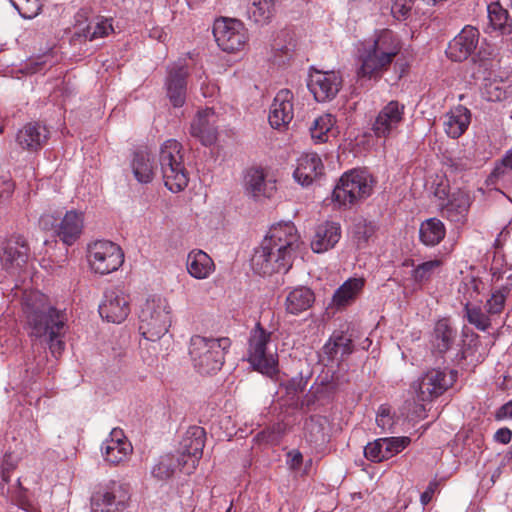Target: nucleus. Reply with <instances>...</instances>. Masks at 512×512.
I'll return each instance as SVG.
<instances>
[{"mask_svg": "<svg viewBox=\"0 0 512 512\" xmlns=\"http://www.w3.org/2000/svg\"><path fill=\"white\" fill-rule=\"evenodd\" d=\"M302 242L291 222L273 225L251 258V267L259 275L287 273Z\"/></svg>", "mask_w": 512, "mask_h": 512, "instance_id": "nucleus-1", "label": "nucleus"}, {"mask_svg": "<svg viewBox=\"0 0 512 512\" xmlns=\"http://www.w3.org/2000/svg\"><path fill=\"white\" fill-rule=\"evenodd\" d=\"M23 313L26 318L30 335L45 338L49 350L54 357H59L65 350L67 332V314L50 305L40 292L26 294L23 302Z\"/></svg>", "mask_w": 512, "mask_h": 512, "instance_id": "nucleus-2", "label": "nucleus"}, {"mask_svg": "<svg viewBox=\"0 0 512 512\" xmlns=\"http://www.w3.org/2000/svg\"><path fill=\"white\" fill-rule=\"evenodd\" d=\"M402 49L399 37L389 29L377 32L372 40L362 43L356 69L357 82L378 81L387 72Z\"/></svg>", "mask_w": 512, "mask_h": 512, "instance_id": "nucleus-3", "label": "nucleus"}, {"mask_svg": "<svg viewBox=\"0 0 512 512\" xmlns=\"http://www.w3.org/2000/svg\"><path fill=\"white\" fill-rule=\"evenodd\" d=\"M272 335V331L257 322L249 332L247 343V361L254 370L271 378L279 373L277 345Z\"/></svg>", "mask_w": 512, "mask_h": 512, "instance_id": "nucleus-4", "label": "nucleus"}, {"mask_svg": "<svg viewBox=\"0 0 512 512\" xmlns=\"http://www.w3.org/2000/svg\"><path fill=\"white\" fill-rule=\"evenodd\" d=\"M231 346L227 337L208 338L194 335L190 339L189 355L194 368L201 374H213L219 371L225 360V354Z\"/></svg>", "mask_w": 512, "mask_h": 512, "instance_id": "nucleus-5", "label": "nucleus"}, {"mask_svg": "<svg viewBox=\"0 0 512 512\" xmlns=\"http://www.w3.org/2000/svg\"><path fill=\"white\" fill-rule=\"evenodd\" d=\"M171 325V308L166 298L149 296L139 312V331L149 341L164 336Z\"/></svg>", "mask_w": 512, "mask_h": 512, "instance_id": "nucleus-6", "label": "nucleus"}, {"mask_svg": "<svg viewBox=\"0 0 512 512\" xmlns=\"http://www.w3.org/2000/svg\"><path fill=\"white\" fill-rule=\"evenodd\" d=\"M159 163L164 184L170 191L179 192L188 185L189 176L181 143L174 139L165 141L160 149Z\"/></svg>", "mask_w": 512, "mask_h": 512, "instance_id": "nucleus-7", "label": "nucleus"}, {"mask_svg": "<svg viewBox=\"0 0 512 512\" xmlns=\"http://www.w3.org/2000/svg\"><path fill=\"white\" fill-rule=\"evenodd\" d=\"M374 185L375 180L367 170L352 169L341 176L332 197L340 206H351L368 198Z\"/></svg>", "mask_w": 512, "mask_h": 512, "instance_id": "nucleus-8", "label": "nucleus"}, {"mask_svg": "<svg viewBox=\"0 0 512 512\" xmlns=\"http://www.w3.org/2000/svg\"><path fill=\"white\" fill-rule=\"evenodd\" d=\"M88 259L95 273L106 275L116 271L124 261V254L119 245L99 240L89 245Z\"/></svg>", "mask_w": 512, "mask_h": 512, "instance_id": "nucleus-9", "label": "nucleus"}, {"mask_svg": "<svg viewBox=\"0 0 512 512\" xmlns=\"http://www.w3.org/2000/svg\"><path fill=\"white\" fill-rule=\"evenodd\" d=\"M53 215H42L39 224L43 229L54 228L60 240L68 245H73L81 236L84 228V216L82 212L70 210L65 213L61 221L56 224Z\"/></svg>", "mask_w": 512, "mask_h": 512, "instance_id": "nucleus-10", "label": "nucleus"}, {"mask_svg": "<svg viewBox=\"0 0 512 512\" xmlns=\"http://www.w3.org/2000/svg\"><path fill=\"white\" fill-rule=\"evenodd\" d=\"M213 35L218 46L226 52L239 51L248 41L246 28L236 19H217L213 25Z\"/></svg>", "mask_w": 512, "mask_h": 512, "instance_id": "nucleus-11", "label": "nucleus"}, {"mask_svg": "<svg viewBox=\"0 0 512 512\" xmlns=\"http://www.w3.org/2000/svg\"><path fill=\"white\" fill-rule=\"evenodd\" d=\"M457 379V371L431 369L427 371L415 386L420 401H430L441 396Z\"/></svg>", "mask_w": 512, "mask_h": 512, "instance_id": "nucleus-12", "label": "nucleus"}, {"mask_svg": "<svg viewBox=\"0 0 512 512\" xmlns=\"http://www.w3.org/2000/svg\"><path fill=\"white\" fill-rule=\"evenodd\" d=\"M30 258V247L21 235H12L0 243V262L11 274L19 273Z\"/></svg>", "mask_w": 512, "mask_h": 512, "instance_id": "nucleus-13", "label": "nucleus"}, {"mask_svg": "<svg viewBox=\"0 0 512 512\" xmlns=\"http://www.w3.org/2000/svg\"><path fill=\"white\" fill-rule=\"evenodd\" d=\"M129 499L127 486L113 481L92 495L91 508L93 512H118L125 509Z\"/></svg>", "mask_w": 512, "mask_h": 512, "instance_id": "nucleus-14", "label": "nucleus"}, {"mask_svg": "<svg viewBox=\"0 0 512 512\" xmlns=\"http://www.w3.org/2000/svg\"><path fill=\"white\" fill-rule=\"evenodd\" d=\"M342 82L339 72L313 70L309 75L307 86L317 102H327L336 97Z\"/></svg>", "mask_w": 512, "mask_h": 512, "instance_id": "nucleus-15", "label": "nucleus"}, {"mask_svg": "<svg viewBox=\"0 0 512 512\" xmlns=\"http://www.w3.org/2000/svg\"><path fill=\"white\" fill-rule=\"evenodd\" d=\"M206 441V431L200 426H190L180 442V459L183 467L188 466L194 470L202 457Z\"/></svg>", "mask_w": 512, "mask_h": 512, "instance_id": "nucleus-16", "label": "nucleus"}, {"mask_svg": "<svg viewBox=\"0 0 512 512\" xmlns=\"http://www.w3.org/2000/svg\"><path fill=\"white\" fill-rule=\"evenodd\" d=\"M130 313L129 297L119 288L108 290L99 306V314L112 323L123 322Z\"/></svg>", "mask_w": 512, "mask_h": 512, "instance_id": "nucleus-17", "label": "nucleus"}, {"mask_svg": "<svg viewBox=\"0 0 512 512\" xmlns=\"http://www.w3.org/2000/svg\"><path fill=\"white\" fill-rule=\"evenodd\" d=\"M188 75V66L184 61L180 60L168 68L165 87L174 107H182L185 103Z\"/></svg>", "mask_w": 512, "mask_h": 512, "instance_id": "nucleus-18", "label": "nucleus"}, {"mask_svg": "<svg viewBox=\"0 0 512 512\" xmlns=\"http://www.w3.org/2000/svg\"><path fill=\"white\" fill-rule=\"evenodd\" d=\"M472 198L470 194L462 189H458L451 193L445 203H439L440 212L443 218L448 221L463 225L467 221Z\"/></svg>", "mask_w": 512, "mask_h": 512, "instance_id": "nucleus-19", "label": "nucleus"}, {"mask_svg": "<svg viewBox=\"0 0 512 512\" xmlns=\"http://www.w3.org/2000/svg\"><path fill=\"white\" fill-rule=\"evenodd\" d=\"M479 41V31L473 26H465L461 32L450 41L446 55L455 62L466 60L476 49Z\"/></svg>", "mask_w": 512, "mask_h": 512, "instance_id": "nucleus-20", "label": "nucleus"}, {"mask_svg": "<svg viewBox=\"0 0 512 512\" xmlns=\"http://www.w3.org/2000/svg\"><path fill=\"white\" fill-rule=\"evenodd\" d=\"M294 117V95L289 89L278 91L270 106L268 120L273 128L287 126Z\"/></svg>", "mask_w": 512, "mask_h": 512, "instance_id": "nucleus-21", "label": "nucleus"}, {"mask_svg": "<svg viewBox=\"0 0 512 512\" xmlns=\"http://www.w3.org/2000/svg\"><path fill=\"white\" fill-rule=\"evenodd\" d=\"M404 105L392 100L378 113L373 123V131L378 138L388 137L403 121Z\"/></svg>", "mask_w": 512, "mask_h": 512, "instance_id": "nucleus-22", "label": "nucleus"}, {"mask_svg": "<svg viewBox=\"0 0 512 512\" xmlns=\"http://www.w3.org/2000/svg\"><path fill=\"white\" fill-rule=\"evenodd\" d=\"M324 164L317 153H306L297 159L293 177L301 186H310L324 175Z\"/></svg>", "mask_w": 512, "mask_h": 512, "instance_id": "nucleus-23", "label": "nucleus"}, {"mask_svg": "<svg viewBox=\"0 0 512 512\" xmlns=\"http://www.w3.org/2000/svg\"><path fill=\"white\" fill-rule=\"evenodd\" d=\"M244 188L249 196L259 200L272 197L276 185L274 180L266 178L265 171L262 168L252 167L245 173Z\"/></svg>", "mask_w": 512, "mask_h": 512, "instance_id": "nucleus-24", "label": "nucleus"}, {"mask_svg": "<svg viewBox=\"0 0 512 512\" xmlns=\"http://www.w3.org/2000/svg\"><path fill=\"white\" fill-rule=\"evenodd\" d=\"M215 112L212 108L199 111L190 126V134L204 146H210L217 139Z\"/></svg>", "mask_w": 512, "mask_h": 512, "instance_id": "nucleus-25", "label": "nucleus"}, {"mask_svg": "<svg viewBox=\"0 0 512 512\" xmlns=\"http://www.w3.org/2000/svg\"><path fill=\"white\" fill-rule=\"evenodd\" d=\"M132 449L131 443L120 428H114L110 433V438L101 447L105 460L115 465L126 460Z\"/></svg>", "mask_w": 512, "mask_h": 512, "instance_id": "nucleus-26", "label": "nucleus"}, {"mask_svg": "<svg viewBox=\"0 0 512 512\" xmlns=\"http://www.w3.org/2000/svg\"><path fill=\"white\" fill-rule=\"evenodd\" d=\"M457 338V329L448 318L438 320L433 328L430 338L431 349L434 354L444 355L454 345Z\"/></svg>", "mask_w": 512, "mask_h": 512, "instance_id": "nucleus-27", "label": "nucleus"}, {"mask_svg": "<svg viewBox=\"0 0 512 512\" xmlns=\"http://www.w3.org/2000/svg\"><path fill=\"white\" fill-rule=\"evenodd\" d=\"M341 225L338 222L326 221L319 224L311 241V249L315 253H324L339 242Z\"/></svg>", "mask_w": 512, "mask_h": 512, "instance_id": "nucleus-28", "label": "nucleus"}, {"mask_svg": "<svg viewBox=\"0 0 512 512\" xmlns=\"http://www.w3.org/2000/svg\"><path fill=\"white\" fill-rule=\"evenodd\" d=\"M49 134L50 132L45 125L32 122L19 130L16 140L23 149L37 151L46 144Z\"/></svg>", "mask_w": 512, "mask_h": 512, "instance_id": "nucleus-29", "label": "nucleus"}, {"mask_svg": "<svg viewBox=\"0 0 512 512\" xmlns=\"http://www.w3.org/2000/svg\"><path fill=\"white\" fill-rule=\"evenodd\" d=\"M471 122V112L468 108L458 105L445 116L444 129L446 134L457 139L465 133Z\"/></svg>", "mask_w": 512, "mask_h": 512, "instance_id": "nucleus-30", "label": "nucleus"}, {"mask_svg": "<svg viewBox=\"0 0 512 512\" xmlns=\"http://www.w3.org/2000/svg\"><path fill=\"white\" fill-rule=\"evenodd\" d=\"M363 278H349L333 294L332 306L341 310L355 302L364 288Z\"/></svg>", "mask_w": 512, "mask_h": 512, "instance_id": "nucleus-31", "label": "nucleus"}, {"mask_svg": "<svg viewBox=\"0 0 512 512\" xmlns=\"http://www.w3.org/2000/svg\"><path fill=\"white\" fill-rule=\"evenodd\" d=\"M315 302L314 292L306 287L299 286L289 291L285 300V309L287 313L299 315L310 309Z\"/></svg>", "mask_w": 512, "mask_h": 512, "instance_id": "nucleus-32", "label": "nucleus"}, {"mask_svg": "<svg viewBox=\"0 0 512 512\" xmlns=\"http://www.w3.org/2000/svg\"><path fill=\"white\" fill-rule=\"evenodd\" d=\"M187 270L196 279L207 278L215 268L211 257L202 250H193L187 257Z\"/></svg>", "mask_w": 512, "mask_h": 512, "instance_id": "nucleus-33", "label": "nucleus"}, {"mask_svg": "<svg viewBox=\"0 0 512 512\" xmlns=\"http://www.w3.org/2000/svg\"><path fill=\"white\" fill-rule=\"evenodd\" d=\"M354 346L350 336L343 332L333 333L324 345L323 352L329 360H343L353 352Z\"/></svg>", "mask_w": 512, "mask_h": 512, "instance_id": "nucleus-34", "label": "nucleus"}, {"mask_svg": "<svg viewBox=\"0 0 512 512\" xmlns=\"http://www.w3.org/2000/svg\"><path fill=\"white\" fill-rule=\"evenodd\" d=\"M113 19L103 16L96 17L95 21L89 22L85 27L81 28L80 25L75 32V37H83L85 40L93 41L98 38L109 36L114 32Z\"/></svg>", "mask_w": 512, "mask_h": 512, "instance_id": "nucleus-35", "label": "nucleus"}, {"mask_svg": "<svg viewBox=\"0 0 512 512\" xmlns=\"http://www.w3.org/2000/svg\"><path fill=\"white\" fill-rule=\"evenodd\" d=\"M482 96L490 102L504 101L512 96V79H486L482 87Z\"/></svg>", "mask_w": 512, "mask_h": 512, "instance_id": "nucleus-36", "label": "nucleus"}, {"mask_svg": "<svg viewBox=\"0 0 512 512\" xmlns=\"http://www.w3.org/2000/svg\"><path fill=\"white\" fill-rule=\"evenodd\" d=\"M446 235L444 223L437 218H429L423 221L419 229L420 241L426 246L438 245Z\"/></svg>", "mask_w": 512, "mask_h": 512, "instance_id": "nucleus-37", "label": "nucleus"}, {"mask_svg": "<svg viewBox=\"0 0 512 512\" xmlns=\"http://www.w3.org/2000/svg\"><path fill=\"white\" fill-rule=\"evenodd\" d=\"M131 167L138 182L149 183L152 181L154 177V165L149 152L146 150L134 152Z\"/></svg>", "mask_w": 512, "mask_h": 512, "instance_id": "nucleus-38", "label": "nucleus"}, {"mask_svg": "<svg viewBox=\"0 0 512 512\" xmlns=\"http://www.w3.org/2000/svg\"><path fill=\"white\" fill-rule=\"evenodd\" d=\"M490 25L503 35L512 33V20L508 10L504 9L498 2H492L487 7Z\"/></svg>", "mask_w": 512, "mask_h": 512, "instance_id": "nucleus-39", "label": "nucleus"}, {"mask_svg": "<svg viewBox=\"0 0 512 512\" xmlns=\"http://www.w3.org/2000/svg\"><path fill=\"white\" fill-rule=\"evenodd\" d=\"M377 227L374 222L363 217H357L353 221L351 234L358 248H364L374 237Z\"/></svg>", "mask_w": 512, "mask_h": 512, "instance_id": "nucleus-40", "label": "nucleus"}, {"mask_svg": "<svg viewBox=\"0 0 512 512\" xmlns=\"http://www.w3.org/2000/svg\"><path fill=\"white\" fill-rule=\"evenodd\" d=\"M248 17L259 25L268 24L275 14L273 0H254L248 7Z\"/></svg>", "mask_w": 512, "mask_h": 512, "instance_id": "nucleus-41", "label": "nucleus"}, {"mask_svg": "<svg viewBox=\"0 0 512 512\" xmlns=\"http://www.w3.org/2000/svg\"><path fill=\"white\" fill-rule=\"evenodd\" d=\"M464 317L469 324L483 332L488 331L492 326L493 318L486 310L484 311L480 306L471 305L470 302L464 305Z\"/></svg>", "mask_w": 512, "mask_h": 512, "instance_id": "nucleus-42", "label": "nucleus"}, {"mask_svg": "<svg viewBox=\"0 0 512 512\" xmlns=\"http://www.w3.org/2000/svg\"><path fill=\"white\" fill-rule=\"evenodd\" d=\"M181 466L183 467V461L180 457L166 454L161 456L158 463L153 467L152 475L158 480H167Z\"/></svg>", "mask_w": 512, "mask_h": 512, "instance_id": "nucleus-43", "label": "nucleus"}, {"mask_svg": "<svg viewBox=\"0 0 512 512\" xmlns=\"http://www.w3.org/2000/svg\"><path fill=\"white\" fill-rule=\"evenodd\" d=\"M510 290L509 286H501L494 290L490 298L486 301L484 309L493 319L503 312Z\"/></svg>", "mask_w": 512, "mask_h": 512, "instance_id": "nucleus-44", "label": "nucleus"}, {"mask_svg": "<svg viewBox=\"0 0 512 512\" xmlns=\"http://www.w3.org/2000/svg\"><path fill=\"white\" fill-rule=\"evenodd\" d=\"M335 124V119L331 114H324L316 118L310 127L312 139L317 143H323L328 140V133Z\"/></svg>", "mask_w": 512, "mask_h": 512, "instance_id": "nucleus-45", "label": "nucleus"}, {"mask_svg": "<svg viewBox=\"0 0 512 512\" xmlns=\"http://www.w3.org/2000/svg\"><path fill=\"white\" fill-rule=\"evenodd\" d=\"M442 265V261L439 259H433L423 262L416 266L412 271V278L418 285H423L430 281L432 275Z\"/></svg>", "mask_w": 512, "mask_h": 512, "instance_id": "nucleus-46", "label": "nucleus"}, {"mask_svg": "<svg viewBox=\"0 0 512 512\" xmlns=\"http://www.w3.org/2000/svg\"><path fill=\"white\" fill-rule=\"evenodd\" d=\"M485 445L484 436L479 432H469L463 440V453L464 456L474 458L483 452Z\"/></svg>", "mask_w": 512, "mask_h": 512, "instance_id": "nucleus-47", "label": "nucleus"}, {"mask_svg": "<svg viewBox=\"0 0 512 512\" xmlns=\"http://www.w3.org/2000/svg\"><path fill=\"white\" fill-rule=\"evenodd\" d=\"M21 17L33 19L40 14L43 0H9Z\"/></svg>", "mask_w": 512, "mask_h": 512, "instance_id": "nucleus-48", "label": "nucleus"}, {"mask_svg": "<svg viewBox=\"0 0 512 512\" xmlns=\"http://www.w3.org/2000/svg\"><path fill=\"white\" fill-rule=\"evenodd\" d=\"M324 422L325 418L320 416H311L305 422L306 435L310 442L319 443L325 441Z\"/></svg>", "mask_w": 512, "mask_h": 512, "instance_id": "nucleus-49", "label": "nucleus"}, {"mask_svg": "<svg viewBox=\"0 0 512 512\" xmlns=\"http://www.w3.org/2000/svg\"><path fill=\"white\" fill-rule=\"evenodd\" d=\"M286 433V425L284 423H275L257 434V439L270 444H278Z\"/></svg>", "mask_w": 512, "mask_h": 512, "instance_id": "nucleus-50", "label": "nucleus"}, {"mask_svg": "<svg viewBox=\"0 0 512 512\" xmlns=\"http://www.w3.org/2000/svg\"><path fill=\"white\" fill-rule=\"evenodd\" d=\"M384 444L386 458L389 459L394 455L400 453L410 442L408 437H390L381 438Z\"/></svg>", "mask_w": 512, "mask_h": 512, "instance_id": "nucleus-51", "label": "nucleus"}, {"mask_svg": "<svg viewBox=\"0 0 512 512\" xmlns=\"http://www.w3.org/2000/svg\"><path fill=\"white\" fill-rule=\"evenodd\" d=\"M384 444L380 439L368 443L364 448L365 457L372 462H382L387 460L386 453L384 452Z\"/></svg>", "mask_w": 512, "mask_h": 512, "instance_id": "nucleus-52", "label": "nucleus"}, {"mask_svg": "<svg viewBox=\"0 0 512 512\" xmlns=\"http://www.w3.org/2000/svg\"><path fill=\"white\" fill-rule=\"evenodd\" d=\"M415 0H392L391 13L397 20H405L410 16Z\"/></svg>", "mask_w": 512, "mask_h": 512, "instance_id": "nucleus-53", "label": "nucleus"}, {"mask_svg": "<svg viewBox=\"0 0 512 512\" xmlns=\"http://www.w3.org/2000/svg\"><path fill=\"white\" fill-rule=\"evenodd\" d=\"M12 498L21 509L34 512L35 507L27 497V490L21 486L20 480H17V489L13 492Z\"/></svg>", "mask_w": 512, "mask_h": 512, "instance_id": "nucleus-54", "label": "nucleus"}, {"mask_svg": "<svg viewBox=\"0 0 512 512\" xmlns=\"http://www.w3.org/2000/svg\"><path fill=\"white\" fill-rule=\"evenodd\" d=\"M376 423L383 432H393L392 428L394 426V419L391 415L390 408L383 405L380 406L376 417Z\"/></svg>", "mask_w": 512, "mask_h": 512, "instance_id": "nucleus-55", "label": "nucleus"}, {"mask_svg": "<svg viewBox=\"0 0 512 512\" xmlns=\"http://www.w3.org/2000/svg\"><path fill=\"white\" fill-rule=\"evenodd\" d=\"M512 170V149L506 152L500 163L496 165L493 174L497 177L504 175L507 171Z\"/></svg>", "mask_w": 512, "mask_h": 512, "instance_id": "nucleus-56", "label": "nucleus"}, {"mask_svg": "<svg viewBox=\"0 0 512 512\" xmlns=\"http://www.w3.org/2000/svg\"><path fill=\"white\" fill-rule=\"evenodd\" d=\"M306 387V381L303 377H295L288 381L286 390L288 394H297L303 392Z\"/></svg>", "mask_w": 512, "mask_h": 512, "instance_id": "nucleus-57", "label": "nucleus"}, {"mask_svg": "<svg viewBox=\"0 0 512 512\" xmlns=\"http://www.w3.org/2000/svg\"><path fill=\"white\" fill-rule=\"evenodd\" d=\"M438 486L439 483L437 480H433L428 484L427 488L420 496V502L423 506H427L431 502L435 492L438 489Z\"/></svg>", "mask_w": 512, "mask_h": 512, "instance_id": "nucleus-58", "label": "nucleus"}, {"mask_svg": "<svg viewBox=\"0 0 512 512\" xmlns=\"http://www.w3.org/2000/svg\"><path fill=\"white\" fill-rule=\"evenodd\" d=\"M493 440L496 443H499L502 445H506V444L510 443L512 440V430L509 429L508 427H502V428L498 429L493 435Z\"/></svg>", "mask_w": 512, "mask_h": 512, "instance_id": "nucleus-59", "label": "nucleus"}, {"mask_svg": "<svg viewBox=\"0 0 512 512\" xmlns=\"http://www.w3.org/2000/svg\"><path fill=\"white\" fill-rule=\"evenodd\" d=\"M449 184L448 182L441 181L437 184L434 190V196L441 201L440 203H445L450 197Z\"/></svg>", "mask_w": 512, "mask_h": 512, "instance_id": "nucleus-60", "label": "nucleus"}, {"mask_svg": "<svg viewBox=\"0 0 512 512\" xmlns=\"http://www.w3.org/2000/svg\"><path fill=\"white\" fill-rule=\"evenodd\" d=\"M14 190V184L8 176L0 177V199L8 198Z\"/></svg>", "mask_w": 512, "mask_h": 512, "instance_id": "nucleus-61", "label": "nucleus"}, {"mask_svg": "<svg viewBox=\"0 0 512 512\" xmlns=\"http://www.w3.org/2000/svg\"><path fill=\"white\" fill-rule=\"evenodd\" d=\"M497 419H512V399L503 404L496 412Z\"/></svg>", "mask_w": 512, "mask_h": 512, "instance_id": "nucleus-62", "label": "nucleus"}, {"mask_svg": "<svg viewBox=\"0 0 512 512\" xmlns=\"http://www.w3.org/2000/svg\"><path fill=\"white\" fill-rule=\"evenodd\" d=\"M450 166L455 171H459V172L470 168V164L467 161H464L462 159H452Z\"/></svg>", "mask_w": 512, "mask_h": 512, "instance_id": "nucleus-63", "label": "nucleus"}, {"mask_svg": "<svg viewBox=\"0 0 512 512\" xmlns=\"http://www.w3.org/2000/svg\"><path fill=\"white\" fill-rule=\"evenodd\" d=\"M290 455L292 456V466L299 467L303 461L302 454L299 451H293Z\"/></svg>", "mask_w": 512, "mask_h": 512, "instance_id": "nucleus-64", "label": "nucleus"}]
</instances>
